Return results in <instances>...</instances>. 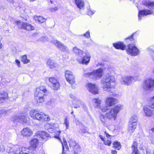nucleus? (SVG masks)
<instances>
[{
  "mask_svg": "<svg viewBox=\"0 0 154 154\" xmlns=\"http://www.w3.org/2000/svg\"><path fill=\"white\" fill-rule=\"evenodd\" d=\"M99 137L102 140H103V141L104 140V138L102 135H100Z\"/></svg>",
  "mask_w": 154,
  "mask_h": 154,
  "instance_id": "obj_58",
  "label": "nucleus"
},
{
  "mask_svg": "<svg viewBox=\"0 0 154 154\" xmlns=\"http://www.w3.org/2000/svg\"><path fill=\"white\" fill-rule=\"evenodd\" d=\"M8 94L5 91L0 93V102L2 103L4 102L5 100L8 98Z\"/></svg>",
  "mask_w": 154,
  "mask_h": 154,
  "instance_id": "obj_21",
  "label": "nucleus"
},
{
  "mask_svg": "<svg viewBox=\"0 0 154 154\" xmlns=\"http://www.w3.org/2000/svg\"><path fill=\"white\" fill-rule=\"evenodd\" d=\"M15 62L16 63L17 65V66L18 67H20L21 66H20V62L19 60L17 59H16L15 60Z\"/></svg>",
  "mask_w": 154,
  "mask_h": 154,
  "instance_id": "obj_49",
  "label": "nucleus"
},
{
  "mask_svg": "<svg viewBox=\"0 0 154 154\" xmlns=\"http://www.w3.org/2000/svg\"><path fill=\"white\" fill-rule=\"evenodd\" d=\"M64 124L65 125L66 129H67L69 127V122L68 118L67 117H66L64 120Z\"/></svg>",
  "mask_w": 154,
  "mask_h": 154,
  "instance_id": "obj_40",
  "label": "nucleus"
},
{
  "mask_svg": "<svg viewBox=\"0 0 154 154\" xmlns=\"http://www.w3.org/2000/svg\"><path fill=\"white\" fill-rule=\"evenodd\" d=\"M73 51L75 54L79 55H81L83 53V51L79 49H73Z\"/></svg>",
  "mask_w": 154,
  "mask_h": 154,
  "instance_id": "obj_37",
  "label": "nucleus"
},
{
  "mask_svg": "<svg viewBox=\"0 0 154 154\" xmlns=\"http://www.w3.org/2000/svg\"><path fill=\"white\" fill-rule=\"evenodd\" d=\"M111 143V141L109 140H107L106 141H105L104 142V144L105 145H108L109 146H110Z\"/></svg>",
  "mask_w": 154,
  "mask_h": 154,
  "instance_id": "obj_48",
  "label": "nucleus"
},
{
  "mask_svg": "<svg viewBox=\"0 0 154 154\" xmlns=\"http://www.w3.org/2000/svg\"><path fill=\"white\" fill-rule=\"evenodd\" d=\"M69 96L70 97L73 99H74V101L75 100H76L77 99L75 97L73 94H70L69 95Z\"/></svg>",
  "mask_w": 154,
  "mask_h": 154,
  "instance_id": "obj_51",
  "label": "nucleus"
},
{
  "mask_svg": "<svg viewBox=\"0 0 154 154\" xmlns=\"http://www.w3.org/2000/svg\"><path fill=\"white\" fill-rule=\"evenodd\" d=\"M87 88L88 90L91 93L94 94H98V88L97 85L89 83L87 85Z\"/></svg>",
  "mask_w": 154,
  "mask_h": 154,
  "instance_id": "obj_11",
  "label": "nucleus"
},
{
  "mask_svg": "<svg viewBox=\"0 0 154 154\" xmlns=\"http://www.w3.org/2000/svg\"><path fill=\"white\" fill-rule=\"evenodd\" d=\"M83 35L86 38H89L90 37L89 32V31H87Z\"/></svg>",
  "mask_w": 154,
  "mask_h": 154,
  "instance_id": "obj_47",
  "label": "nucleus"
},
{
  "mask_svg": "<svg viewBox=\"0 0 154 154\" xmlns=\"http://www.w3.org/2000/svg\"><path fill=\"white\" fill-rule=\"evenodd\" d=\"M73 74L72 72L69 70H66L65 72V76L66 79H68L69 76Z\"/></svg>",
  "mask_w": 154,
  "mask_h": 154,
  "instance_id": "obj_41",
  "label": "nucleus"
},
{
  "mask_svg": "<svg viewBox=\"0 0 154 154\" xmlns=\"http://www.w3.org/2000/svg\"><path fill=\"white\" fill-rule=\"evenodd\" d=\"M122 109V106L118 105L112 108L105 114V116L100 115V118L102 124L104 125L106 124L108 122V120H115L116 119L118 113Z\"/></svg>",
  "mask_w": 154,
  "mask_h": 154,
  "instance_id": "obj_1",
  "label": "nucleus"
},
{
  "mask_svg": "<svg viewBox=\"0 0 154 154\" xmlns=\"http://www.w3.org/2000/svg\"><path fill=\"white\" fill-rule=\"evenodd\" d=\"M105 133L106 134V136L107 137H109L111 136L110 135H109L107 133V132L106 131H105Z\"/></svg>",
  "mask_w": 154,
  "mask_h": 154,
  "instance_id": "obj_59",
  "label": "nucleus"
},
{
  "mask_svg": "<svg viewBox=\"0 0 154 154\" xmlns=\"http://www.w3.org/2000/svg\"><path fill=\"white\" fill-rule=\"evenodd\" d=\"M152 101L154 100V97H153L152 98Z\"/></svg>",
  "mask_w": 154,
  "mask_h": 154,
  "instance_id": "obj_63",
  "label": "nucleus"
},
{
  "mask_svg": "<svg viewBox=\"0 0 154 154\" xmlns=\"http://www.w3.org/2000/svg\"><path fill=\"white\" fill-rule=\"evenodd\" d=\"M94 11H91L90 10L88 11V14L89 15H91L93 14L94 13Z\"/></svg>",
  "mask_w": 154,
  "mask_h": 154,
  "instance_id": "obj_50",
  "label": "nucleus"
},
{
  "mask_svg": "<svg viewBox=\"0 0 154 154\" xmlns=\"http://www.w3.org/2000/svg\"><path fill=\"white\" fill-rule=\"evenodd\" d=\"M7 0L8 1V2H10L11 3H13L14 2L13 0Z\"/></svg>",
  "mask_w": 154,
  "mask_h": 154,
  "instance_id": "obj_61",
  "label": "nucleus"
},
{
  "mask_svg": "<svg viewBox=\"0 0 154 154\" xmlns=\"http://www.w3.org/2000/svg\"><path fill=\"white\" fill-rule=\"evenodd\" d=\"M21 61L24 63L26 64L30 62V60L27 59V56L26 55H24L22 57Z\"/></svg>",
  "mask_w": 154,
  "mask_h": 154,
  "instance_id": "obj_36",
  "label": "nucleus"
},
{
  "mask_svg": "<svg viewBox=\"0 0 154 154\" xmlns=\"http://www.w3.org/2000/svg\"><path fill=\"white\" fill-rule=\"evenodd\" d=\"M57 7H55L54 8H52L51 9V11H56L57 9Z\"/></svg>",
  "mask_w": 154,
  "mask_h": 154,
  "instance_id": "obj_57",
  "label": "nucleus"
},
{
  "mask_svg": "<svg viewBox=\"0 0 154 154\" xmlns=\"http://www.w3.org/2000/svg\"><path fill=\"white\" fill-rule=\"evenodd\" d=\"M109 106H108L107 105H106V106H102L101 107V110L102 112H106L109 109Z\"/></svg>",
  "mask_w": 154,
  "mask_h": 154,
  "instance_id": "obj_43",
  "label": "nucleus"
},
{
  "mask_svg": "<svg viewBox=\"0 0 154 154\" xmlns=\"http://www.w3.org/2000/svg\"><path fill=\"white\" fill-rule=\"evenodd\" d=\"M22 135L26 137H30L32 134V131L29 128H24L21 131Z\"/></svg>",
  "mask_w": 154,
  "mask_h": 154,
  "instance_id": "obj_17",
  "label": "nucleus"
},
{
  "mask_svg": "<svg viewBox=\"0 0 154 154\" xmlns=\"http://www.w3.org/2000/svg\"><path fill=\"white\" fill-rule=\"evenodd\" d=\"M77 7L80 9L82 8L84 3L82 0H74Z\"/></svg>",
  "mask_w": 154,
  "mask_h": 154,
  "instance_id": "obj_32",
  "label": "nucleus"
},
{
  "mask_svg": "<svg viewBox=\"0 0 154 154\" xmlns=\"http://www.w3.org/2000/svg\"><path fill=\"white\" fill-rule=\"evenodd\" d=\"M63 143H62V146H63V145L64 148V146L65 147L66 149L67 150L68 149V146L67 142L65 138L63 139Z\"/></svg>",
  "mask_w": 154,
  "mask_h": 154,
  "instance_id": "obj_44",
  "label": "nucleus"
},
{
  "mask_svg": "<svg viewBox=\"0 0 154 154\" xmlns=\"http://www.w3.org/2000/svg\"><path fill=\"white\" fill-rule=\"evenodd\" d=\"M34 19L38 21L39 23H43L46 21L45 18L41 16H35L34 17Z\"/></svg>",
  "mask_w": 154,
  "mask_h": 154,
  "instance_id": "obj_27",
  "label": "nucleus"
},
{
  "mask_svg": "<svg viewBox=\"0 0 154 154\" xmlns=\"http://www.w3.org/2000/svg\"><path fill=\"white\" fill-rule=\"evenodd\" d=\"M152 13L153 11L151 10L146 9L140 10L138 12V20H141L142 16L152 14Z\"/></svg>",
  "mask_w": 154,
  "mask_h": 154,
  "instance_id": "obj_14",
  "label": "nucleus"
},
{
  "mask_svg": "<svg viewBox=\"0 0 154 154\" xmlns=\"http://www.w3.org/2000/svg\"><path fill=\"white\" fill-rule=\"evenodd\" d=\"M46 63L48 67L50 68L55 67L56 65V63L50 59L48 60Z\"/></svg>",
  "mask_w": 154,
  "mask_h": 154,
  "instance_id": "obj_30",
  "label": "nucleus"
},
{
  "mask_svg": "<svg viewBox=\"0 0 154 154\" xmlns=\"http://www.w3.org/2000/svg\"><path fill=\"white\" fill-rule=\"evenodd\" d=\"M62 154H66V152H64V146H63V150Z\"/></svg>",
  "mask_w": 154,
  "mask_h": 154,
  "instance_id": "obj_60",
  "label": "nucleus"
},
{
  "mask_svg": "<svg viewBox=\"0 0 154 154\" xmlns=\"http://www.w3.org/2000/svg\"><path fill=\"white\" fill-rule=\"evenodd\" d=\"M2 39V37L1 35H0V48H2V44L1 42V41Z\"/></svg>",
  "mask_w": 154,
  "mask_h": 154,
  "instance_id": "obj_54",
  "label": "nucleus"
},
{
  "mask_svg": "<svg viewBox=\"0 0 154 154\" xmlns=\"http://www.w3.org/2000/svg\"><path fill=\"white\" fill-rule=\"evenodd\" d=\"M152 142L154 144V138L152 139Z\"/></svg>",
  "mask_w": 154,
  "mask_h": 154,
  "instance_id": "obj_64",
  "label": "nucleus"
},
{
  "mask_svg": "<svg viewBox=\"0 0 154 154\" xmlns=\"http://www.w3.org/2000/svg\"><path fill=\"white\" fill-rule=\"evenodd\" d=\"M47 90L44 87L41 86L36 89L35 93V97L37 102L42 103L44 101V96Z\"/></svg>",
  "mask_w": 154,
  "mask_h": 154,
  "instance_id": "obj_4",
  "label": "nucleus"
},
{
  "mask_svg": "<svg viewBox=\"0 0 154 154\" xmlns=\"http://www.w3.org/2000/svg\"><path fill=\"white\" fill-rule=\"evenodd\" d=\"M113 45L115 48H125L126 46L124 42L122 41H119L113 43Z\"/></svg>",
  "mask_w": 154,
  "mask_h": 154,
  "instance_id": "obj_20",
  "label": "nucleus"
},
{
  "mask_svg": "<svg viewBox=\"0 0 154 154\" xmlns=\"http://www.w3.org/2000/svg\"><path fill=\"white\" fill-rule=\"evenodd\" d=\"M137 117L136 115L132 116L131 117L129 123L137 125Z\"/></svg>",
  "mask_w": 154,
  "mask_h": 154,
  "instance_id": "obj_26",
  "label": "nucleus"
},
{
  "mask_svg": "<svg viewBox=\"0 0 154 154\" xmlns=\"http://www.w3.org/2000/svg\"><path fill=\"white\" fill-rule=\"evenodd\" d=\"M14 121L16 122H20V116H15L14 118Z\"/></svg>",
  "mask_w": 154,
  "mask_h": 154,
  "instance_id": "obj_45",
  "label": "nucleus"
},
{
  "mask_svg": "<svg viewBox=\"0 0 154 154\" xmlns=\"http://www.w3.org/2000/svg\"><path fill=\"white\" fill-rule=\"evenodd\" d=\"M16 24L18 25L19 28L27 30H33L34 29V27L31 24L27 23H20V22L18 21L16 22Z\"/></svg>",
  "mask_w": 154,
  "mask_h": 154,
  "instance_id": "obj_9",
  "label": "nucleus"
},
{
  "mask_svg": "<svg viewBox=\"0 0 154 154\" xmlns=\"http://www.w3.org/2000/svg\"><path fill=\"white\" fill-rule=\"evenodd\" d=\"M151 131H153V132H154V128H152V129H151Z\"/></svg>",
  "mask_w": 154,
  "mask_h": 154,
  "instance_id": "obj_62",
  "label": "nucleus"
},
{
  "mask_svg": "<svg viewBox=\"0 0 154 154\" xmlns=\"http://www.w3.org/2000/svg\"><path fill=\"white\" fill-rule=\"evenodd\" d=\"M154 87V80L151 78H148L144 82L143 88L146 91H150Z\"/></svg>",
  "mask_w": 154,
  "mask_h": 154,
  "instance_id": "obj_6",
  "label": "nucleus"
},
{
  "mask_svg": "<svg viewBox=\"0 0 154 154\" xmlns=\"http://www.w3.org/2000/svg\"><path fill=\"white\" fill-rule=\"evenodd\" d=\"M78 102L79 103H81V106L82 107H83L85 110H87V108L86 105L82 101H79Z\"/></svg>",
  "mask_w": 154,
  "mask_h": 154,
  "instance_id": "obj_46",
  "label": "nucleus"
},
{
  "mask_svg": "<svg viewBox=\"0 0 154 154\" xmlns=\"http://www.w3.org/2000/svg\"><path fill=\"white\" fill-rule=\"evenodd\" d=\"M128 48H137V46L135 42H132L128 45Z\"/></svg>",
  "mask_w": 154,
  "mask_h": 154,
  "instance_id": "obj_39",
  "label": "nucleus"
},
{
  "mask_svg": "<svg viewBox=\"0 0 154 154\" xmlns=\"http://www.w3.org/2000/svg\"><path fill=\"white\" fill-rule=\"evenodd\" d=\"M136 125L129 123L128 128V133L131 135L137 127Z\"/></svg>",
  "mask_w": 154,
  "mask_h": 154,
  "instance_id": "obj_22",
  "label": "nucleus"
},
{
  "mask_svg": "<svg viewBox=\"0 0 154 154\" xmlns=\"http://www.w3.org/2000/svg\"><path fill=\"white\" fill-rule=\"evenodd\" d=\"M26 149L25 148H22L16 146L10 150V152L15 154H23Z\"/></svg>",
  "mask_w": 154,
  "mask_h": 154,
  "instance_id": "obj_12",
  "label": "nucleus"
},
{
  "mask_svg": "<svg viewBox=\"0 0 154 154\" xmlns=\"http://www.w3.org/2000/svg\"><path fill=\"white\" fill-rule=\"evenodd\" d=\"M68 79H66L67 81L70 84L72 85L75 83V77L73 74L69 76Z\"/></svg>",
  "mask_w": 154,
  "mask_h": 154,
  "instance_id": "obj_31",
  "label": "nucleus"
},
{
  "mask_svg": "<svg viewBox=\"0 0 154 154\" xmlns=\"http://www.w3.org/2000/svg\"><path fill=\"white\" fill-rule=\"evenodd\" d=\"M79 101H81L80 100L78 99H76V100H75L74 101L73 103L74 108H79L80 107V106L81 105V103H79L78 102Z\"/></svg>",
  "mask_w": 154,
  "mask_h": 154,
  "instance_id": "obj_35",
  "label": "nucleus"
},
{
  "mask_svg": "<svg viewBox=\"0 0 154 154\" xmlns=\"http://www.w3.org/2000/svg\"><path fill=\"white\" fill-rule=\"evenodd\" d=\"M143 111L146 115L147 116L150 117L153 115V110L146 107H144Z\"/></svg>",
  "mask_w": 154,
  "mask_h": 154,
  "instance_id": "obj_23",
  "label": "nucleus"
},
{
  "mask_svg": "<svg viewBox=\"0 0 154 154\" xmlns=\"http://www.w3.org/2000/svg\"><path fill=\"white\" fill-rule=\"evenodd\" d=\"M49 81L51 84V88L55 90H58L60 87V84L56 79L54 77H51L49 78Z\"/></svg>",
  "mask_w": 154,
  "mask_h": 154,
  "instance_id": "obj_8",
  "label": "nucleus"
},
{
  "mask_svg": "<svg viewBox=\"0 0 154 154\" xmlns=\"http://www.w3.org/2000/svg\"><path fill=\"white\" fill-rule=\"evenodd\" d=\"M20 122L22 123H26L27 122V120L26 119V118L25 116H20Z\"/></svg>",
  "mask_w": 154,
  "mask_h": 154,
  "instance_id": "obj_38",
  "label": "nucleus"
},
{
  "mask_svg": "<svg viewBox=\"0 0 154 154\" xmlns=\"http://www.w3.org/2000/svg\"><path fill=\"white\" fill-rule=\"evenodd\" d=\"M103 70L99 68L92 72L86 73L84 74L85 77H89L93 79H98L101 78L103 75Z\"/></svg>",
  "mask_w": 154,
  "mask_h": 154,
  "instance_id": "obj_5",
  "label": "nucleus"
},
{
  "mask_svg": "<svg viewBox=\"0 0 154 154\" xmlns=\"http://www.w3.org/2000/svg\"><path fill=\"white\" fill-rule=\"evenodd\" d=\"M52 42L53 44H54L56 46L59 48H63L65 47V46L61 42L57 40H53Z\"/></svg>",
  "mask_w": 154,
  "mask_h": 154,
  "instance_id": "obj_24",
  "label": "nucleus"
},
{
  "mask_svg": "<svg viewBox=\"0 0 154 154\" xmlns=\"http://www.w3.org/2000/svg\"><path fill=\"white\" fill-rule=\"evenodd\" d=\"M149 106L152 109H154V103H152L149 105Z\"/></svg>",
  "mask_w": 154,
  "mask_h": 154,
  "instance_id": "obj_53",
  "label": "nucleus"
},
{
  "mask_svg": "<svg viewBox=\"0 0 154 154\" xmlns=\"http://www.w3.org/2000/svg\"><path fill=\"white\" fill-rule=\"evenodd\" d=\"M29 115L33 119L38 120L41 122L47 121L50 119L48 115H45L37 109L32 110L30 111Z\"/></svg>",
  "mask_w": 154,
  "mask_h": 154,
  "instance_id": "obj_3",
  "label": "nucleus"
},
{
  "mask_svg": "<svg viewBox=\"0 0 154 154\" xmlns=\"http://www.w3.org/2000/svg\"><path fill=\"white\" fill-rule=\"evenodd\" d=\"M101 102V100L99 98H94L92 99V102L94 103L95 107H99Z\"/></svg>",
  "mask_w": 154,
  "mask_h": 154,
  "instance_id": "obj_28",
  "label": "nucleus"
},
{
  "mask_svg": "<svg viewBox=\"0 0 154 154\" xmlns=\"http://www.w3.org/2000/svg\"><path fill=\"white\" fill-rule=\"evenodd\" d=\"M79 132L83 135L84 134L87 133V131L85 130H81Z\"/></svg>",
  "mask_w": 154,
  "mask_h": 154,
  "instance_id": "obj_52",
  "label": "nucleus"
},
{
  "mask_svg": "<svg viewBox=\"0 0 154 154\" xmlns=\"http://www.w3.org/2000/svg\"><path fill=\"white\" fill-rule=\"evenodd\" d=\"M84 54L82 60L81 61V63L82 64H88L90 61V55L87 52H86Z\"/></svg>",
  "mask_w": 154,
  "mask_h": 154,
  "instance_id": "obj_16",
  "label": "nucleus"
},
{
  "mask_svg": "<svg viewBox=\"0 0 154 154\" xmlns=\"http://www.w3.org/2000/svg\"><path fill=\"white\" fill-rule=\"evenodd\" d=\"M36 136L40 140H42V141H45L48 140L49 134L45 131H38L36 133Z\"/></svg>",
  "mask_w": 154,
  "mask_h": 154,
  "instance_id": "obj_10",
  "label": "nucleus"
},
{
  "mask_svg": "<svg viewBox=\"0 0 154 154\" xmlns=\"http://www.w3.org/2000/svg\"><path fill=\"white\" fill-rule=\"evenodd\" d=\"M38 143V140L37 138H34L32 139L30 142L31 146L34 149L36 147Z\"/></svg>",
  "mask_w": 154,
  "mask_h": 154,
  "instance_id": "obj_29",
  "label": "nucleus"
},
{
  "mask_svg": "<svg viewBox=\"0 0 154 154\" xmlns=\"http://www.w3.org/2000/svg\"><path fill=\"white\" fill-rule=\"evenodd\" d=\"M132 148V154H139L138 150L137 148V143L136 142H133Z\"/></svg>",
  "mask_w": 154,
  "mask_h": 154,
  "instance_id": "obj_25",
  "label": "nucleus"
},
{
  "mask_svg": "<svg viewBox=\"0 0 154 154\" xmlns=\"http://www.w3.org/2000/svg\"><path fill=\"white\" fill-rule=\"evenodd\" d=\"M142 3L143 5L149 9H154V2H150L148 0H145Z\"/></svg>",
  "mask_w": 154,
  "mask_h": 154,
  "instance_id": "obj_19",
  "label": "nucleus"
},
{
  "mask_svg": "<svg viewBox=\"0 0 154 154\" xmlns=\"http://www.w3.org/2000/svg\"><path fill=\"white\" fill-rule=\"evenodd\" d=\"M6 112V111L4 110H1L0 111V116L1 114L4 113Z\"/></svg>",
  "mask_w": 154,
  "mask_h": 154,
  "instance_id": "obj_56",
  "label": "nucleus"
},
{
  "mask_svg": "<svg viewBox=\"0 0 154 154\" xmlns=\"http://www.w3.org/2000/svg\"><path fill=\"white\" fill-rule=\"evenodd\" d=\"M137 32H136L133 33L130 36L124 39L125 41L127 42L128 43L134 40V36L137 33Z\"/></svg>",
  "mask_w": 154,
  "mask_h": 154,
  "instance_id": "obj_33",
  "label": "nucleus"
},
{
  "mask_svg": "<svg viewBox=\"0 0 154 154\" xmlns=\"http://www.w3.org/2000/svg\"><path fill=\"white\" fill-rule=\"evenodd\" d=\"M126 52L128 54L135 56L137 55L140 51L138 49H127Z\"/></svg>",
  "mask_w": 154,
  "mask_h": 154,
  "instance_id": "obj_18",
  "label": "nucleus"
},
{
  "mask_svg": "<svg viewBox=\"0 0 154 154\" xmlns=\"http://www.w3.org/2000/svg\"><path fill=\"white\" fill-rule=\"evenodd\" d=\"M113 147L117 150H119L121 148V145L120 143L117 141H115L113 143Z\"/></svg>",
  "mask_w": 154,
  "mask_h": 154,
  "instance_id": "obj_34",
  "label": "nucleus"
},
{
  "mask_svg": "<svg viewBox=\"0 0 154 154\" xmlns=\"http://www.w3.org/2000/svg\"><path fill=\"white\" fill-rule=\"evenodd\" d=\"M111 152L112 154H117V152L116 150H113L111 151Z\"/></svg>",
  "mask_w": 154,
  "mask_h": 154,
  "instance_id": "obj_55",
  "label": "nucleus"
},
{
  "mask_svg": "<svg viewBox=\"0 0 154 154\" xmlns=\"http://www.w3.org/2000/svg\"><path fill=\"white\" fill-rule=\"evenodd\" d=\"M117 100L115 98L111 97H107L105 100V103L108 106H111L116 104Z\"/></svg>",
  "mask_w": 154,
  "mask_h": 154,
  "instance_id": "obj_15",
  "label": "nucleus"
},
{
  "mask_svg": "<svg viewBox=\"0 0 154 154\" xmlns=\"http://www.w3.org/2000/svg\"><path fill=\"white\" fill-rule=\"evenodd\" d=\"M101 84L104 91L110 93L115 88L116 80L114 76L107 75L102 79Z\"/></svg>",
  "mask_w": 154,
  "mask_h": 154,
  "instance_id": "obj_2",
  "label": "nucleus"
},
{
  "mask_svg": "<svg viewBox=\"0 0 154 154\" xmlns=\"http://www.w3.org/2000/svg\"><path fill=\"white\" fill-rule=\"evenodd\" d=\"M69 146L70 148H72L73 152L75 153L76 152L80 151V148L79 145L74 140H70L69 142Z\"/></svg>",
  "mask_w": 154,
  "mask_h": 154,
  "instance_id": "obj_13",
  "label": "nucleus"
},
{
  "mask_svg": "<svg viewBox=\"0 0 154 154\" xmlns=\"http://www.w3.org/2000/svg\"><path fill=\"white\" fill-rule=\"evenodd\" d=\"M137 79L136 77L125 76H122L121 79V82L122 84L126 85H128L131 84L133 81H135Z\"/></svg>",
  "mask_w": 154,
  "mask_h": 154,
  "instance_id": "obj_7",
  "label": "nucleus"
},
{
  "mask_svg": "<svg viewBox=\"0 0 154 154\" xmlns=\"http://www.w3.org/2000/svg\"><path fill=\"white\" fill-rule=\"evenodd\" d=\"M148 51L151 56V57L153 60L154 61V51L151 49H149Z\"/></svg>",
  "mask_w": 154,
  "mask_h": 154,
  "instance_id": "obj_42",
  "label": "nucleus"
}]
</instances>
